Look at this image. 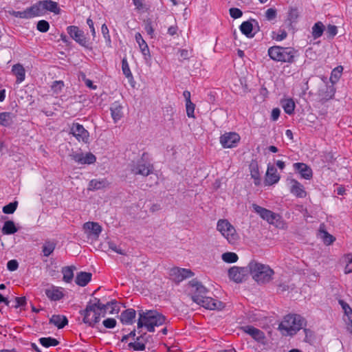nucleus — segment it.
Returning a JSON list of instances; mask_svg holds the SVG:
<instances>
[{"label": "nucleus", "mask_w": 352, "mask_h": 352, "mask_svg": "<svg viewBox=\"0 0 352 352\" xmlns=\"http://www.w3.org/2000/svg\"><path fill=\"white\" fill-rule=\"evenodd\" d=\"M343 72V67L340 65L336 67L331 72V74L330 76V80L332 83H336L338 81L340 78L341 77L342 73Z\"/></svg>", "instance_id": "nucleus-42"}, {"label": "nucleus", "mask_w": 352, "mask_h": 352, "mask_svg": "<svg viewBox=\"0 0 352 352\" xmlns=\"http://www.w3.org/2000/svg\"><path fill=\"white\" fill-rule=\"evenodd\" d=\"M287 36V33L284 29H280L276 33V36H274V38L276 41H280L286 38Z\"/></svg>", "instance_id": "nucleus-51"}, {"label": "nucleus", "mask_w": 352, "mask_h": 352, "mask_svg": "<svg viewBox=\"0 0 352 352\" xmlns=\"http://www.w3.org/2000/svg\"><path fill=\"white\" fill-rule=\"evenodd\" d=\"M50 323L53 324L58 329L63 328L68 323L67 318L61 315H53L50 320Z\"/></svg>", "instance_id": "nucleus-30"}, {"label": "nucleus", "mask_w": 352, "mask_h": 352, "mask_svg": "<svg viewBox=\"0 0 352 352\" xmlns=\"http://www.w3.org/2000/svg\"><path fill=\"white\" fill-rule=\"evenodd\" d=\"M250 174L252 177L254 179V184L258 186L261 182V177L257 162H252L250 164Z\"/></svg>", "instance_id": "nucleus-33"}, {"label": "nucleus", "mask_w": 352, "mask_h": 352, "mask_svg": "<svg viewBox=\"0 0 352 352\" xmlns=\"http://www.w3.org/2000/svg\"><path fill=\"white\" fill-rule=\"evenodd\" d=\"M217 230L230 244H236L240 239L235 228L227 219H219L217 224Z\"/></svg>", "instance_id": "nucleus-7"}, {"label": "nucleus", "mask_w": 352, "mask_h": 352, "mask_svg": "<svg viewBox=\"0 0 352 352\" xmlns=\"http://www.w3.org/2000/svg\"><path fill=\"white\" fill-rule=\"evenodd\" d=\"M187 289L189 294L191 295L192 300L195 302V296L203 298L206 296L208 292V289L198 280L193 279L190 280L188 285Z\"/></svg>", "instance_id": "nucleus-11"}, {"label": "nucleus", "mask_w": 352, "mask_h": 352, "mask_svg": "<svg viewBox=\"0 0 352 352\" xmlns=\"http://www.w3.org/2000/svg\"><path fill=\"white\" fill-rule=\"evenodd\" d=\"M290 192L297 197L304 198L307 196V192L304 186L296 179L290 180Z\"/></svg>", "instance_id": "nucleus-20"}, {"label": "nucleus", "mask_w": 352, "mask_h": 352, "mask_svg": "<svg viewBox=\"0 0 352 352\" xmlns=\"http://www.w3.org/2000/svg\"><path fill=\"white\" fill-rule=\"evenodd\" d=\"M71 158L76 162L80 164H94L96 157L91 153H87L85 155L82 153H73L70 155Z\"/></svg>", "instance_id": "nucleus-19"}, {"label": "nucleus", "mask_w": 352, "mask_h": 352, "mask_svg": "<svg viewBox=\"0 0 352 352\" xmlns=\"http://www.w3.org/2000/svg\"><path fill=\"white\" fill-rule=\"evenodd\" d=\"M348 321L346 322L347 329L348 331L352 333V313H351L350 316H347Z\"/></svg>", "instance_id": "nucleus-64"}, {"label": "nucleus", "mask_w": 352, "mask_h": 352, "mask_svg": "<svg viewBox=\"0 0 352 352\" xmlns=\"http://www.w3.org/2000/svg\"><path fill=\"white\" fill-rule=\"evenodd\" d=\"M195 105L192 102L191 100H189L186 103V114L189 118H195L194 111H195Z\"/></svg>", "instance_id": "nucleus-48"}, {"label": "nucleus", "mask_w": 352, "mask_h": 352, "mask_svg": "<svg viewBox=\"0 0 352 352\" xmlns=\"http://www.w3.org/2000/svg\"><path fill=\"white\" fill-rule=\"evenodd\" d=\"M280 179V176L277 173L276 168L272 166H268L267 173H266V177L265 179V183L266 185L271 186L276 183H277Z\"/></svg>", "instance_id": "nucleus-21"}, {"label": "nucleus", "mask_w": 352, "mask_h": 352, "mask_svg": "<svg viewBox=\"0 0 352 352\" xmlns=\"http://www.w3.org/2000/svg\"><path fill=\"white\" fill-rule=\"evenodd\" d=\"M91 279V274L89 272H81L76 277V283L81 287H85Z\"/></svg>", "instance_id": "nucleus-28"}, {"label": "nucleus", "mask_w": 352, "mask_h": 352, "mask_svg": "<svg viewBox=\"0 0 352 352\" xmlns=\"http://www.w3.org/2000/svg\"><path fill=\"white\" fill-rule=\"evenodd\" d=\"M267 53L270 58L274 61L293 63L295 61L297 50L290 47L275 45L270 47Z\"/></svg>", "instance_id": "nucleus-6"}, {"label": "nucleus", "mask_w": 352, "mask_h": 352, "mask_svg": "<svg viewBox=\"0 0 352 352\" xmlns=\"http://www.w3.org/2000/svg\"><path fill=\"white\" fill-rule=\"evenodd\" d=\"M36 28L41 32H46L50 28V24L45 20H41L37 23Z\"/></svg>", "instance_id": "nucleus-47"}, {"label": "nucleus", "mask_w": 352, "mask_h": 352, "mask_svg": "<svg viewBox=\"0 0 352 352\" xmlns=\"http://www.w3.org/2000/svg\"><path fill=\"white\" fill-rule=\"evenodd\" d=\"M240 30L247 37L252 38L254 36V34L252 33L253 30V25L250 21L243 22L240 25Z\"/></svg>", "instance_id": "nucleus-36"}, {"label": "nucleus", "mask_w": 352, "mask_h": 352, "mask_svg": "<svg viewBox=\"0 0 352 352\" xmlns=\"http://www.w3.org/2000/svg\"><path fill=\"white\" fill-rule=\"evenodd\" d=\"M16 305H14L15 308H18L19 307H22L26 303L25 297H16L15 298Z\"/></svg>", "instance_id": "nucleus-61"}, {"label": "nucleus", "mask_w": 352, "mask_h": 352, "mask_svg": "<svg viewBox=\"0 0 352 352\" xmlns=\"http://www.w3.org/2000/svg\"><path fill=\"white\" fill-rule=\"evenodd\" d=\"M136 42L139 45V47L140 49L141 52L142 53L143 56L146 59L151 58V54L150 51L148 47L147 43L146 41L143 39L142 35L140 33L138 32L135 34V36Z\"/></svg>", "instance_id": "nucleus-24"}, {"label": "nucleus", "mask_w": 352, "mask_h": 352, "mask_svg": "<svg viewBox=\"0 0 352 352\" xmlns=\"http://www.w3.org/2000/svg\"><path fill=\"white\" fill-rule=\"evenodd\" d=\"M195 302L199 305H201L206 309L211 310H221L224 308V304L216 298L208 297L205 296L204 298H201L198 296H195Z\"/></svg>", "instance_id": "nucleus-10"}, {"label": "nucleus", "mask_w": 352, "mask_h": 352, "mask_svg": "<svg viewBox=\"0 0 352 352\" xmlns=\"http://www.w3.org/2000/svg\"><path fill=\"white\" fill-rule=\"evenodd\" d=\"M194 276V273L188 269L173 267L170 271V276L175 283H180L183 280Z\"/></svg>", "instance_id": "nucleus-17"}, {"label": "nucleus", "mask_w": 352, "mask_h": 352, "mask_svg": "<svg viewBox=\"0 0 352 352\" xmlns=\"http://www.w3.org/2000/svg\"><path fill=\"white\" fill-rule=\"evenodd\" d=\"M12 73L16 76V82L18 84L22 82L25 78V68L20 63L15 64L12 66Z\"/></svg>", "instance_id": "nucleus-23"}, {"label": "nucleus", "mask_w": 352, "mask_h": 352, "mask_svg": "<svg viewBox=\"0 0 352 352\" xmlns=\"http://www.w3.org/2000/svg\"><path fill=\"white\" fill-rule=\"evenodd\" d=\"M47 11L58 14L60 9L58 3L52 0L39 1L23 11H12L10 14L21 19H31L35 16H42Z\"/></svg>", "instance_id": "nucleus-2"}, {"label": "nucleus", "mask_w": 352, "mask_h": 352, "mask_svg": "<svg viewBox=\"0 0 352 352\" xmlns=\"http://www.w3.org/2000/svg\"><path fill=\"white\" fill-rule=\"evenodd\" d=\"M306 325L305 319L298 314H288L279 324L283 335L293 336Z\"/></svg>", "instance_id": "nucleus-5"}, {"label": "nucleus", "mask_w": 352, "mask_h": 352, "mask_svg": "<svg viewBox=\"0 0 352 352\" xmlns=\"http://www.w3.org/2000/svg\"><path fill=\"white\" fill-rule=\"evenodd\" d=\"M56 246V242L54 240H46L45 241L42 246V252L43 256L47 257L51 255Z\"/></svg>", "instance_id": "nucleus-29"}, {"label": "nucleus", "mask_w": 352, "mask_h": 352, "mask_svg": "<svg viewBox=\"0 0 352 352\" xmlns=\"http://www.w3.org/2000/svg\"><path fill=\"white\" fill-rule=\"evenodd\" d=\"M277 12L276 10L274 8H269L265 12V17L268 21L274 20L276 17Z\"/></svg>", "instance_id": "nucleus-50"}, {"label": "nucleus", "mask_w": 352, "mask_h": 352, "mask_svg": "<svg viewBox=\"0 0 352 352\" xmlns=\"http://www.w3.org/2000/svg\"><path fill=\"white\" fill-rule=\"evenodd\" d=\"M135 317V311L129 309L123 311L120 315V320L124 324H130Z\"/></svg>", "instance_id": "nucleus-32"}, {"label": "nucleus", "mask_w": 352, "mask_h": 352, "mask_svg": "<svg viewBox=\"0 0 352 352\" xmlns=\"http://www.w3.org/2000/svg\"><path fill=\"white\" fill-rule=\"evenodd\" d=\"M229 12H230V16L233 19L240 18L242 16V14H243L242 11L240 9L236 8H230Z\"/></svg>", "instance_id": "nucleus-55"}, {"label": "nucleus", "mask_w": 352, "mask_h": 352, "mask_svg": "<svg viewBox=\"0 0 352 352\" xmlns=\"http://www.w3.org/2000/svg\"><path fill=\"white\" fill-rule=\"evenodd\" d=\"M75 269L74 267L72 266H68V267H64L62 269V274L63 275V280L65 283H71L74 278V270Z\"/></svg>", "instance_id": "nucleus-37"}, {"label": "nucleus", "mask_w": 352, "mask_h": 352, "mask_svg": "<svg viewBox=\"0 0 352 352\" xmlns=\"http://www.w3.org/2000/svg\"><path fill=\"white\" fill-rule=\"evenodd\" d=\"M153 166L146 163L143 160H138L136 164L131 165V171L134 175H140L144 177L148 176L153 173Z\"/></svg>", "instance_id": "nucleus-12"}, {"label": "nucleus", "mask_w": 352, "mask_h": 352, "mask_svg": "<svg viewBox=\"0 0 352 352\" xmlns=\"http://www.w3.org/2000/svg\"><path fill=\"white\" fill-rule=\"evenodd\" d=\"M64 86V83L61 80L54 81L52 85V89L55 93H58Z\"/></svg>", "instance_id": "nucleus-53"}, {"label": "nucleus", "mask_w": 352, "mask_h": 352, "mask_svg": "<svg viewBox=\"0 0 352 352\" xmlns=\"http://www.w3.org/2000/svg\"><path fill=\"white\" fill-rule=\"evenodd\" d=\"M111 117L114 122H117L123 116V107L118 102L113 103L110 107Z\"/></svg>", "instance_id": "nucleus-26"}, {"label": "nucleus", "mask_w": 352, "mask_h": 352, "mask_svg": "<svg viewBox=\"0 0 352 352\" xmlns=\"http://www.w3.org/2000/svg\"><path fill=\"white\" fill-rule=\"evenodd\" d=\"M45 294L48 298L54 301L59 300L63 297L62 289L55 286L45 289Z\"/></svg>", "instance_id": "nucleus-25"}, {"label": "nucleus", "mask_w": 352, "mask_h": 352, "mask_svg": "<svg viewBox=\"0 0 352 352\" xmlns=\"http://www.w3.org/2000/svg\"><path fill=\"white\" fill-rule=\"evenodd\" d=\"M67 33L79 45L88 47V41L85 37L83 31L80 30L77 26L71 25L67 28Z\"/></svg>", "instance_id": "nucleus-15"}, {"label": "nucleus", "mask_w": 352, "mask_h": 352, "mask_svg": "<svg viewBox=\"0 0 352 352\" xmlns=\"http://www.w3.org/2000/svg\"><path fill=\"white\" fill-rule=\"evenodd\" d=\"M19 267V263L16 260H10L7 263V267L10 271H15Z\"/></svg>", "instance_id": "nucleus-59"}, {"label": "nucleus", "mask_w": 352, "mask_h": 352, "mask_svg": "<svg viewBox=\"0 0 352 352\" xmlns=\"http://www.w3.org/2000/svg\"><path fill=\"white\" fill-rule=\"evenodd\" d=\"M344 273H352V255L347 258L346 264L344 267Z\"/></svg>", "instance_id": "nucleus-60"}, {"label": "nucleus", "mask_w": 352, "mask_h": 352, "mask_svg": "<svg viewBox=\"0 0 352 352\" xmlns=\"http://www.w3.org/2000/svg\"><path fill=\"white\" fill-rule=\"evenodd\" d=\"M280 113V111L278 108L273 109L271 114L272 120L274 121L276 120L279 118Z\"/></svg>", "instance_id": "nucleus-63"}, {"label": "nucleus", "mask_w": 352, "mask_h": 352, "mask_svg": "<svg viewBox=\"0 0 352 352\" xmlns=\"http://www.w3.org/2000/svg\"><path fill=\"white\" fill-rule=\"evenodd\" d=\"M280 104L286 113L288 115L294 113L296 104L292 98L283 99L280 101Z\"/></svg>", "instance_id": "nucleus-31"}, {"label": "nucleus", "mask_w": 352, "mask_h": 352, "mask_svg": "<svg viewBox=\"0 0 352 352\" xmlns=\"http://www.w3.org/2000/svg\"><path fill=\"white\" fill-rule=\"evenodd\" d=\"M109 182L106 179H92L89 183L88 190H96L107 188L109 186Z\"/></svg>", "instance_id": "nucleus-27"}, {"label": "nucleus", "mask_w": 352, "mask_h": 352, "mask_svg": "<svg viewBox=\"0 0 352 352\" xmlns=\"http://www.w3.org/2000/svg\"><path fill=\"white\" fill-rule=\"evenodd\" d=\"M241 329L245 333L250 335L256 342L262 344H266L265 333L261 330L250 325L243 327Z\"/></svg>", "instance_id": "nucleus-18"}, {"label": "nucleus", "mask_w": 352, "mask_h": 352, "mask_svg": "<svg viewBox=\"0 0 352 352\" xmlns=\"http://www.w3.org/2000/svg\"><path fill=\"white\" fill-rule=\"evenodd\" d=\"M102 33L104 37V38L107 40L109 44L111 43V37L109 32V29L106 24H103L101 28Z\"/></svg>", "instance_id": "nucleus-58"}, {"label": "nucleus", "mask_w": 352, "mask_h": 352, "mask_svg": "<svg viewBox=\"0 0 352 352\" xmlns=\"http://www.w3.org/2000/svg\"><path fill=\"white\" fill-rule=\"evenodd\" d=\"M240 140V135L235 132H226L219 138L221 146L226 148L236 147Z\"/></svg>", "instance_id": "nucleus-13"}, {"label": "nucleus", "mask_w": 352, "mask_h": 352, "mask_svg": "<svg viewBox=\"0 0 352 352\" xmlns=\"http://www.w3.org/2000/svg\"><path fill=\"white\" fill-rule=\"evenodd\" d=\"M324 91L322 90H320L319 91V96L320 97V101L322 102V103H324V102H326L327 100H329L330 98H332L333 96V94H328V95H325L324 96L323 94Z\"/></svg>", "instance_id": "nucleus-62"}, {"label": "nucleus", "mask_w": 352, "mask_h": 352, "mask_svg": "<svg viewBox=\"0 0 352 352\" xmlns=\"http://www.w3.org/2000/svg\"><path fill=\"white\" fill-rule=\"evenodd\" d=\"M18 202L16 201L11 202L3 207V212L5 214H12L16 210Z\"/></svg>", "instance_id": "nucleus-45"}, {"label": "nucleus", "mask_w": 352, "mask_h": 352, "mask_svg": "<svg viewBox=\"0 0 352 352\" xmlns=\"http://www.w3.org/2000/svg\"><path fill=\"white\" fill-rule=\"evenodd\" d=\"M39 342L42 346L46 348L55 346L59 344V342L56 338L52 337L41 338L39 339Z\"/></svg>", "instance_id": "nucleus-40"}, {"label": "nucleus", "mask_w": 352, "mask_h": 352, "mask_svg": "<svg viewBox=\"0 0 352 352\" xmlns=\"http://www.w3.org/2000/svg\"><path fill=\"white\" fill-rule=\"evenodd\" d=\"M339 304L341 305L342 309L344 310V314L346 316H350L351 313H352V309L349 305L342 300H339Z\"/></svg>", "instance_id": "nucleus-52"}, {"label": "nucleus", "mask_w": 352, "mask_h": 352, "mask_svg": "<svg viewBox=\"0 0 352 352\" xmlns=\"http://www.w3.org/2000/svg\"><path fill=\"white\" fill-rule=\"evenodd\" d=\"M252 208L261 218L267 221L269 223L274 225L276 227L280 226L281 217L279 214L255 204H252Z\"/></svg>", "instance_id": "nucleus-8"}, {"label": "nucleus", "mask_w": 352, "mask_h": 352, "mask_svg": "<svg viewBox=\"0 0 352 352\" xmlns=\"http://www.w3.org/2000/svg\"><path fill=\"white\" fill-rule=\"evenodd\" d=\"M221 258L225 263H233L238 261L239 256L234 252H227L221 255Z\"/></svg>", "instance_id": "nucleus-41"}, {"label": "nucleus", "mask_w": 352, "mask_h": 352, "mask_svg": "<svg viewBox=\"0 0 352 352\" xmlns=\"http://www.w3.org/2000/svg\"><path fill=\"white\" fill-rule=\"evenodd\" d=\"M319 230L321 234V237L325 244L330 245L335 241V238L324 230L323 225L320 226Z\"/></svg>", "instance_id": "nucleus-43"}, {"label": "nucleus", "mask_w": 352, "mask_h": 352, "mask_svg": "<svg viewBox=\"0 0 352 352\" xmlns=\"http://www.w3.org/2000/svg\"><path fill=\"white\" fill-rule=\"evenodd\" d=\"M337 27L333 25H329L327 28V34L330 37H333L337 34Z\"/></svg>", "instance_id": "nucleus-57"}, {"label": "nucleus", "mask_w": 352, "mask_h": 352, "mask_svg": "<svg viewBox=\"0 0 352 352\" xmlns=\"http://www.w3.org/2000/svg\"><path fill=\"white\" fill-rule=\"evenodd\" d=\"M294 166L295 169L299 172L302 178L310 179L312 177V170L307 164L304 163H295Z\"/></svg>", "instance_id": "nucleus-22"}, {"label": "nucleus", "mask_w": 352, "mask_h": 352, "mask_svg": "<svg viewBox=\"0 0 352 352\" xmlns=\"http://www.w3.org/2000/svg\"><path fill=\"white\" fill-rule=\"evenodd\" d=\"M122 70L124 75L127 78H133L132 73L131 72L129 63L126 58H123L122 60Z\"/></svg>", "instance_id": "nucleus-44"}, {"label": "nucleus", "mask_w": 352, "mask_h": 352, "mask_svg": "<svg viewBox=\"0 0 352 352\" xmlns=\"http://www.w3.org/2000/svg\"><path fill=\"white\" fill-rule=\"evenodd\" d=\"M69 133L72 134L78 142L83 143H87L89 142V132L79 123H72L70 126Z\"/></svg>", "instance_id": "nucleus-14"}, {"label": "nucleus", "mask_w": 352, "mask_h": 352, "mask_svg": "<svg viewBox=\"0 0 352 352\" xmlns=\"http://www.w3.org/2000/svg\"><path fill=\"white\" fill-rule=\"evenodd\" d=\"M108 245L109 249L111 250L112 251L120 254H124V251L113 241H109Z\"/></svg>", "instance_id": "nucleus-54"}, {"label": "nucleus", "mask_w": 352, "mask_h": 352, "mask_svg": "<svg viewBox=\"0 0 352 352\" xmlns=\"http://www.w3.org/2000/svg\"><path fill=\"white\" fill-rule=\"evenodd\" d=\"M145 27L144 29L148 34L151 36V38H153L154 36V28L152 25V23L150 20H147L144 21Z\"/></svg>", "instance_id": "nucleus-49"}, {"label": "nucleus", "mask_w": 352, "mask_h": 352, "mask_svg": "<svg viewBox=\"0 0 352 352\" xmlns=\"http://www.w3.org/2000/svg\"><path fill=\"white\" fill-rule=\"evenodd\" d=\"M103 325L107 329H112L116 325V320L114 318H107L103 320Z\"/></svg>", "instance_id": "nucleus-56"}, {"label": "nucleus", "mask_w": 352, "mask_h": 352, "mask_svg": "<svg viewBox=\"0 0 352 352\" xmlns=\"http://www.w3.org/2000/svg\"><path fill=\"white\" fill-rule=\"evenodd\" d=\"M85 233L88 238L97 240L102 230L101 226L96 222L88 221L82 226Z\"/></svg>", "instance_id": "nucleus-16"}, {"label": "nucleus", "mask_w": 352, "mask_h": 352, "mask_svg": "<svg viewBox=\"0 0 352 352\" xmlns=\"http://www.w3.org/2000/svg\"><path fill=\"white\" fill-rule=\"evenodd\" d=\"M11 122V113L3 112L0 113V124L8 126Z\"/></svg>", "instance_id": "nucleus-46"}, {"label": "nucleus", "mask_w": 352, "mask_h": 352, "mask_svg": "<svg viewBox=\"0 0 352 352\" xmlns=\"http://www.w3.org/2000/svg\"><path fill=\"white\" fill-rule=\"evenodd\" d=\"M300 16V12L297 7L290 6L287 12V20L292 24L296 23Z\"/></svg>", "instance_id": "nucleus-34"}, {"label": "nucleus", "mask_w": 352, "mask_h": 352, "mask_svg": "<svg viewBox=\"0 0 352 352\" xmlns=\"http://www.w3.org/2000/svg\"><path fill=\"white\" fill-rule=\"evenodd\" d=\"M1 231L4 234H12L16 232L18 229L16 228L14 221H7L4 223Z\"/></svg>", "instance_id": "nucleus-35"}, {"label": "nucleus", "mask_w": 352, "mask_h": 352, "mask_svg": "<svg viewBox=\"0 0 352 352\" xmlns=\"http://www.w3.org/2000/svg\"><path fill=\"white\" fill-rule=\"evenodd\" d=\"M249 274V265L247 267L234 266L228 270L230 279L237 283L245 280Z\"/></svg>", "instance_id": "nucleus-9"}, {"label": "nucleus", "mask_w": 352, "mask_h": 352, "mask_svg": "<svg viewBox=\"0 0 352 352\" xmlns=\"http://www.w3.org/2000/svg\"><path fill=\"white\" fill-rule=\"evenodd\" d=\"M117 307L116 302H107L104 305L100 302L99 299L95 298L88 302L85 309L80 314L83 316V322L89 326L94 327L106 314H118Z\"/></svg>", "instance_id": "nucleus-1"}, {"label": "nucleus", "mask_w": 352, "mask_h": 352, "mask_svg": "<svg viewBox=\"0 0 352 352\" xmlns=\"http://www.w3.org/2000/svg\"><path fill=\"white\" fill-rule=\"evenodd\" d=\"M166 318L157 311L150 310L146 312L140 313L138 322V329L144 327L148 331H154L155 327L166 324Z\"/></svg>", "instance_id": "nucleus-3"}, {"label": "nucleus", "mask_w": 352, "mask_h": 352, "mask_svg": "<svg viewBox=\"0 0 352 352\" xmlns=\"http://www.w3.org/2000/svg\"><path fill=\"white\" fill-rule=\"evenodd\" d=\"M324 30V26L323 23L320 21H318L314 24L312 28V36L314 38H318L322 35V33Z\"/></svg>", "instance_id": "nucleus-38"}, {"label": "nucleus", "mask_w": 352, "mask_h": 352, "mask_svg": "<svg viewBox=\"0 0 352 352\" xmlns=\"http://www.w3.org/2000/svg\"><path fill=\"white\" fill-rule=\"evenodd\" d=\"M146 334L144 336H141L137 338V340L133 343H130L129 346H132L135 351H143L145 349V343H144V337Z\"/></svg>", "instance_id": "nucleus-39"}, {"label": "nucleus", "mask_w": 352, "mask_h": 352, "mask_svg": "<svg viewBox=\"0 0 352 352\" xmlns=\"http://www.w3.org/2000/svg\"><path fill=\"white\" fill-rule=\"evenodd\" d=\"M249 271L252 278L258 284L269 283L272 279L274 274V270L270 266L256 261H252L249 263Z\"/></svg>", "instance_id": "nucleus-4"}]
</instances>
